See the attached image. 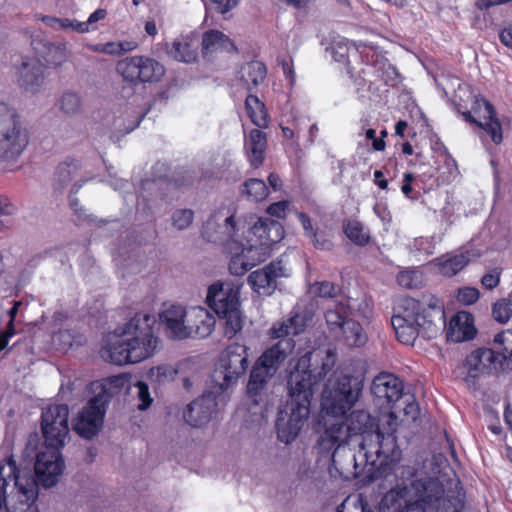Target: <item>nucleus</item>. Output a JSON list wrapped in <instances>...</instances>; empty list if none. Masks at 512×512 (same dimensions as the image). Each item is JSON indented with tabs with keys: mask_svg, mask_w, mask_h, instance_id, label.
<instances>
[{
	"mask_svg": "<svg viewBox=\"0 0 512 512\" xmlns=\"http://www.w3.org/2000/svg\"><path fill=\"white\" fill-rule=\"evenodd\" d=\"M346 237L358 246H365L370 241V232L363 223L356 219H348L343 223Z\"/></svg>",
	"mask_w": 512,
	"mask_h": 512,
	"instance_id": "a19ab883",
	"label": "nucleus"
},
{
	"mask_svg": "<svg viewBox=\"0 0 512 512\" xmlns=\"http://www.w3.org/2000/svg\"><path fill=\"white\" fill-rule=\"evenodd\" d=\"M305 233L314 244L316 248L328 250L331 248L332 244L328 239H320L316 231L313 229L311 219L303 212L296 213Z\"/></svg>",
	"mask_w": 512,
	"mask_h": 512,
	"instance_id": "09e8293b",
	"label": "nucleus"
},
{
	"mask_svg": "<svg viewBox=\"0 0 512 512\" xmlns=\"http://www.w3.org/2000/svg\"><path fill=\"white\" fill-rule=\"evenodd\" d=\"M501 270L499 268H493L481 278V284L488 290H492L498 286L500 282Z\"/></svg>",
	"mask_w": 512,
	"mask_h": 512,
	"instance_id": "052dcab7",
	"label": "nucleus"
},
{
	"mask_svg": "<svg viewBox=\"0 0 512 512\" xmlns=\"http://www.w3.org/2000/svg\"><path fill=\"white\" fill-rule=\"evenodd\" d=\"M356 443L359 446L358 454L363 465L370 464L374 466L377 460L383 457L382 452L378 451L379 444L375 438L364 437L356 441Z\"/></svg>",
	"mask_w": 512,
	"mask_h": 512,
	"instance_id": "37998d69",
	"label": "nucleus"
},
{
	"mask_svg": "<svg viewBox=\"0 0 512 512\" xmlns=\"http://www.w3.org/2000/svg\"><path fill=\"white\" fill-rule=\"evenodd\" d=\"M310 292L318 297L332 298L337 294V287L329 281H321L313 284Z\"/></svg>",
	"mask_w": 512,
	"mask_h": 512,
	"instance_id": "6e6d98bb",
	"label": "nucleus"
},
{
	"mask_svg": "<svg viewBox=\"0 0 512 512\" xmlns=\"http://www.w3.org/2000/svg\"><path fill=\"white\" fill-rule=\"evenodd\" d=\"M494 341L498 344L504 345V353L502 355L507 356V360L512 358V330L499 333L495 336Z\"/></svg>",
	"mask_w": 512,
	"mask_h": 512,
	"instance_id": "bf43d9fd",
	"label": "nucleus"
},
{
	"mask_svg": "<svg viewBox=\"0 0 512 512\" xmlns=\"http://www.w3.org/2000/svg\"><path fill=\"white\" fill-rule=\"evenodd\" d=\"M32 47L39 58L49 68H58L69 59L70 52L65 41H48L35 38L32 40Z\"/></svg>",
	"mask_w": 512,
	"mask_h": 512,
	"instance_id": "393cba45",
	"label": "nucleus"
},
{
	"mask_svg": "<svg viewBox=\"0 0 512 512\" xmlns=\"http://www.w3.org/2000/svg\"><path fill=\"white\" fill-rule=\"evenodd\" d=\"M106 397L98 394L79 413L73 424L74 431L85 439H91L100 431L106 410Z\"/></svg>",
	"mask_w": 512,
	"mask_h": 512,
	"instance_id": "dca6fc26",
	"label": "nucleus"
},
{
	"mask_svg": "<svg viewBox=\"0 0 512 512\" xmlns=\"http://www.w3.org/2000/svg\"><path fill=\"white\" fill-rule=\"evenodd\" d=\"M305 326V317L294 313L288 319L275 323L270 329V335L273 339H287L290 335L300 334Z\"/></svg>",
	"mask_w": 512,
	"mask_h": 512,
	"instance_id": "e433bc0d",
	"label": "nucleus"
},
{
	"mask_svg": "<svg viewBox=\"0 0 512 512\" xmlns=\"http://www.w3.org/2000/svg\"><path fill=\"white\" fill-rule=\"evenodd\" d=\"M116 71L132 84L157 82L165 74L164 66L147 56L126 57L117 63Z\"/></svg>",
	"mask_w": 512,
	"mask_h": 512,
	"instance_id": "4468645a",
	"label": "nucleus"
},
{
	"mask_svg": "<svg viewBox=\"0 0 512 512\" xmlns=\"http://www.w3.org/2000/svg\"><path fill=\"white\" fill-rule=\"evenodd\" d=\"M201 53L206 61L214 62L227 54L237 53V47L222 31L209 29L202 34Z\"/></svg>",
	"mask_w": 512,
	"mask_h": 512,
	"instance_id": "412c9836",
	"label": "nucleus"
},
{
	"mask_svg": "<svg viewBox=\"0 0 512 512\" xmlns=\"http://www.w3.org/2000/svg\"><path fill=\"white\" fill-rule=\"evenodd\" d=\"M492 314L494 319L502 324L512 318V293L509 298L500 299L493 305Z\"/></svg>",
	"mask_w": 512,
	"mask_h": 512,
	"instance_id": "3c124183",
	"label": "nucleus"
},
{
	"mask_svg": "<svg viewBox=\"0 0 512 512\" xmlns=\"http://www.w3.org/2000/svg\"><path fill=\"white\" fill-rule=\"evenodd\" d=\"M194 219V212L191 209H178L172 214V224L178 230L188 228Z\"/></svg>",
	"mask_w": 512,
	"mask_h": 512,
	"instance_id": "5fc2aeb1",
	"label": "nucleus"
},
{
	"mask_svg": "<svg viewBox=\"0 0 512 512\" xmlns=\"http://www.w3.org/2000/svg\"><path fill=\"white\" fill-rule=\"evenodd\" d=\"M76 164L74 163H61L56 169L54 174L55 189L61 190L66 187L74 178L76 174Z\"/></svg>",
	"mask_w": 512,
	"mask_h": 512,
	"instance_id": "8fccbe9b",
	"label": "nucleus"
},
{
	"mask_svg": "<svg viewBox=\"0 0 512 512\" xmlns=\"http://www.w3.org/2000/svg\"><path fill=\"white\" fill-rule=\"evenodd\" d=\"M107 16V11L105 9L99 8L94 11L87 19L84 21L87 24L88 32L94 30L93 25L100 20H103Z\"/></svg>",
	"mask_w": 512,
	"mask_h": 512,
	"instance_id": "774afa93",
	"label": "nucleus"
},
{
	"mask_svg": "<svg viewBox=\"0 0 512 512\" xmlns=\"http://www.w3.org/2000/svg\"><path fill=\"white\" fill-rule=\"evenodd\" d=\"M212 9L221 14H225L237 6L238 0H210Z\"/></svg>",
	"mask_w": 512,
	"mask_h": 512,
	"instance_id": "69168bd1",
	"label": "nucleus"
},
{
	"mask_svg": "<svg viewBox=\"0 0 512 512\" xmlns=\"http://www.w3.org/2000/svg\"><path fill=\"white\" fill-rule=\"evenodd\" d=\"M133 388L135 390L136 398L139 401L137 408L139 410H145L151 406L153 398L151 397L149 386L143 381H137Z\"/></svg>",
	"mask_w": 512,
	"mask_h": 512,
	"instance_id": "864d4df0",
	"label": "nucleus"
},
{
	"mask_svg": "<svg viewBox=\"0 0 512 512\" xmlns=\"http://www.w3.org/2000/svg\"><path fill=\"white\" fill-rule=\"evenodd\" d=\"M367 307L365 301L347 298L334 303L325 310V321L330 333L340 337L341 330L344 329L349 319V315L358 316L361 314L362 306Z\"/></svg>",
	"mask_w": 512,
	"mask_h": 512,
	"instance_id": "aec40b11",
	"label": "nucleus"
},
{
	"mask_svg": "<svg viewBox=\"0 0 512 512\" xmlns=\"http://www.w3.org/2000/svg\"><path fill=\"white\" fill-rule=\"evenodd\" d=\"M289 275L290 271L283 261L276 260L261 269L253 271L248 276V283L255 292L270 295L276 289L278 279Z\"/></svg>",
	"mask_w": 512,
	"mask_h": 512,
	"instance_id": "6ab92c4d",
	"label": "nucleus"
},
{
	"mask_svg": "<svg viewBox=\"0 0 512 512\" xmlns=\"http://www.w3.org/2000/svg\"><path fill=\"white\" fill-rule=\"evenodd\" d=\"M188 323V338H206L214 330L215 317L205 308L200 306H193L189 308V317L186 320Z\"/></svg>",
	"mask_w": 512,
	"mask_h": 512,
	"instance_id": "c756f323",
	"label": "nucleus"
},
{
	"mask_svg": "<svg viewBox=\"0 0 512 512\" xmlns=\"http://www.w3.org/2000/svg\"><path fill=\"white\" fill-rule=\"evenodd\" d=\"M445 165L448 170V175H445V173L443 172L439 176V179L442 183L447 184V183L452 182L458 176L459 172H458L457 164L453 159L447 158Z\"/></svg>",
	"mask_w": 512,
	"mask_h": 512,
	"instance_id": "0e129e2a",
	"label": "nucleus"
},
{
	"mask_svg": "<svg viewBox=\"0 0 512 512\" xmlns=\"http://www.w3.org/2000/svg\"><path fill=\"white\" fill-rule=\"evenodd\" d=\"M42 21L50 28L57 31H67L69 18H57L52 16H45Z\"/></svg>",
	"mask_w": 512,
	"mask_h": 512,
	"instance_id": "680f3d73",
	"label": "nucleus"
},
{
	"mask_svg": "<svg viewBox=\"0 0 512 512\" xmlns=\"http://www.w3.org/2000/svg\"><path fill=\"white\" fill-rule=\"evenodd\" d=\"M331 461L330 473L335 472L346 480L357 477L363 466L358 452L355 453L350 446L333 450Z\"/></svg>",
	"mask_w": 512,
	"mask_h": 512,
	"instance_id": "5701e85b",
	"label": "nucleus"
},
{
	"mask_svg": "<svg viewBox=\"0 0 512 512\" xmlns=\"http://www.w3.org/2000/svg\"><path fill=\"white\" fill-rule=\"evenodd\" d=\"M17 82L26 93L35 95L39 93L45 82L44 67L39 59L25 58L19 69Z\"/></svg>",
	"mask_w": 512,
	"mask_h": 512,
	"instance_id": "b1692460",
	"label": "nucleus"
},
{
	"mask_svg": "<svg viewBox=\"0 0 512 512\" xmlns=\"http://www.w3.org/2000/svg\"><path fill=\"white\" fill-rule=\"evenodd\" d=\"M475 333L471 315L463 311L458 312L450 320L447 338L452 342L459 343L472 339Z\"/></svg>",
	"mask_w": 512,
	"mask_h": 512,
	"instance_id": "72a5a7b5",
	"label": "nucleus"
},
{
	"mask_svg": "<svg viewBox=\"0 0 512 512\" xmlns=\"http://www.w3.org/2000/svg\"><path fill=\"white\" fill-rule=\"evenodd\" d=\"M387 431L384 432L380 430L378 427L370 438H375V440L379 444V450L382 452L383 463H392L398 461L401 456V450L399 449L396 441V427L398 425L397 419L391 420L387 418Z\"/></svg>",
	"mask_w": 512,
	"mask_h": 512,
	"instance_id": "cd10ccee",
	"label": "nucleus"
},
{
	"mask_svg": "<svg viewBox=\"0 0 512 512\" xmlns=\"http://www.w3.org/2000/svg\"><path fill=\"white\" fill-rule=\"evenodd\" d=\"M242 194L250 201L260 202L267 198L268 188L263 180L251 178L243 183Z\"/></svg>",
	"mask_w": 512,
	"mask_h": 512,
	"instance_id": "c03bdc74",
	"label": "nucleus"
},
{
	"mask_svg": "<svg viewBox=\"0 0 512 512\" xmlns=\"http://www.w3.org/2000/svg\"><path fill=\"white\" fill-rule=\"evenodd\" d=\"M362 384L351 376L339 375L328 380L322 392L323 420L318 445L324 451L348 447L354 441L345 414L358 402Z\"/></svg>",
	"mask_w": 512,
	"mask_h": 512,
	"instance_id": "f03ea898",
	"label": "nucleus"
},
{
	"mask_svg": "<svg viewBox=\"0 0 512 512\" xmlns=\"http://www.w3.org/2000/svg\"><path fill=\"white\" fill-rule=\"evenodd\" d=\"M37 499V487L28 474H20L13 456L0 461V510L26 512Z\"/></svg>",
	"mask_w": 512,
	"mask_h": 512,
	"instance_id": "423d86ee",
	"label": "nucleus"
},
{
	"mask_svg": "<svg viewBox=\"0 0 512 512\" xmlns=\"http://www.w3.org/2000/svg\"><path fill=\"white\" fill-rule=\"evenodd\" d=\"M20 302H14L13 307L8 311V315L10 317V320L7 325V329L3 330L0 327V351H2L6 346L8 345L9 338L12 337L15 334L14 329V319L18 312V307L20 306Z\"/></svg>",
	"mask_w": 512,
	"mask_h": 512,
	"instance_id": "603ef678",
	"label": "nucleus"
},
{
	"mask_svg": "<svg viewBox=\"0 0 512 512\" xmlns=\"http://www.w3.org/2000/svg\"><path fill=\"white\" fill-rule=\"evenodd\" d=\"M154 322L148 314H136L123 328L107 337L100 351L102 359L115 365H125L152 357L158 345V338L153 333Z\"/></svg>",
	"mask_w": 512,
	"mask_h": 512,
	"instance_id": "7ed1b4c3",
	"label": "nucleus"
},
{
	"mask_svg": "<svg viewBox=\"0 0 512 512\" xmlns=\"http://www.w3.org/2000/svg\"><path fill=\"white\" fill-rule=\"evenodd\" d=\"M249 235L232 244L225 250L230 255L229 271L242 276L269 257V249L284 238V228L278 221L265 218L258 220Z\"/></svg>",
	"mask_w": 512,
	"mask_h": 512,
	"instance_id": "39448f33",
	"label": "nucleus"
},
{
	"mask_svg": "<svg viewBox=\"0 0 512 512\" xmlns=\"http://www.w3.org/2000/svg\"><path fill=\"white\" fill-rule=\"evenodd\" d=\"M177 373L178 370L173 365L160 364L149 369L148 377L152 382L162 385L172 382L175 379Z\"/></svg>",
	"mask_w": 512,
	"mask_h": 512,
	"instance_id": "49530a36",
	"label": "nucleus"
},
{
	"mask_svg": "<svg viewBox=\"0 0 512 512\" xmlns=\"http://www.w3.org/2000/svg\"><path fill=\"white\" fill-rule=\"evenodd\" d=\"M345 420L354 441L371 437L375 432V422L371 415L364 410H355L345 414Z\"/></svg>",
	"mask_w": 512,
	"mask_h": 512,
	"instance_id": "2f4dec72",
	"label": "nucleus"
},
{
	"mask_svg": "<svg viewBox=\"0 0 512 512\" xmlns=\"http://www.w3.org/2000/svg\"><path fill=\"white\" fill-rule=\"evenodd\" d=\"M41 431L45 445L64 447L70 436L68 406L54 404L43 409Z\"/></svg>",
	"mask_w": 512,
	"mask_h": 512,
	"instance_id": "f8f14e48",
	"label": "nucleus"
},
{
	"mask_svg": "<svg viewBox=\"0 0 512 512\" xmlns=\"http://www.w3.org/2000/svg\"><path fill=\"white\" fill-rule=\"evenodd\" d=\"M310 366L311 356L306 353L291 368L287 381L289 403L310 407L314 386L321 380V376L313 373Z\"/></svg>",
	"mask_w": 512,
	"mask_h": 512,
	"instance_id": "9d476101",
	"label": "nucleus"
},
{
	"mask_svg": "<svg viewBox=\"0 0 512 512\" xmlns=\"http://www.w3.org/2000/svg\"><path fill=\"white\" fill-rule=\"evenodd\" d=\"M61 448L45 445L37 453L34 464L36 479L29 471H21L19 469L20 474L30 475L34 479L37 488L38 484L45 488L56 485L65 470V462L60 452Z\"/></svg>",
	"mask_w": 512,
	"mask_h": 512,
	"instance_id": "ddd939ff",
	"label": "nucleus"
},
{
	"mask_svg": "<svg viewBox=\"0 0 512 512\" xmlns=\"http://www.w3.org/2000/svg\"><path fill=\"white\" fill-rule=\"evenodd\" d=\"M273 377V374L265 371L263 367L254 366L250 373V378L247 384L248 398L256 405L264 398L268 380Z\"/></svg>",
	"mask_w": 512,
	"mask_h": 512,
	"instance_id": "c9c22d12",
	"label": "nucleus"
},
{
	"mask_svg": "<svg viewBox=\"0 0 512 512\" xmlns=\"http://www.w3.org/2000/svg\"><path fill=\"white\" fill-rule=\"evenodd\" d=\"M289 208V202L286 200L272 203L267 208V213L276 218H284Z\"/></svg>",
	"mask_w": 512,
	"mask_h": 512,
	"instance_id": "e2e57ef3",
	"label": "nucleus"
},
{
	"mask_svg": "<svg viewBox=\"0 0 512 512\" xmlns=\"http://www.w3.org/2000/svg\"><path fill=\"white\" fill-rule=\"evenodd\" d=\"M264 219L254 215L245 218H236L234 215H230L222 218L220 214H214L206 221L202 235L208 241L219 243L226 249L232 244V241L249 235L258 220Z\"/></svg>",
	"mask_w": 512,
	"mask_h": 512,
	"instance_id": "1a4fd4ad",
	"label": "nucleus"
},
{
	"mask_svg": "<svg viewBox=\"0 0 512 512\" xmlns=\"http://www.w3.org/2000/svg\"><path fill=\"white\" fill-rule=\"evenodd\" d=\"M463 117L467 122L482 128L495 144L502 142L501 123L496 117L493 105L483 97H476L471 111L463 113Z\"/></svg>",
	"mask_w": 512,
	"mask_h": 512,
	"instance_id": "f3484780",
	"label": "nucleus"
},
{
	"mask_svg": "<svg viewBox=\"0 0 512 512\" xmlns=\"http://www.w3.org/2000/svg\"><path fill=\"white\" fill-rule=\"evenodd\" d=\"M83 105V96L81 93L73 90L64 91L58 100L59 111L68 118L81 115Z\"/></svg>",
	"mask_w": 512,
	"mask_h": 512,
	"instance_id": "4c0bfd02",
	"label": "nucleus"
},
{
	"mask_svg": "<svg viewBox=\"0 0 512 512\" xmlns=\"http://www.w3.org/2000/svg\"><path fill=\"white\" fill-rule=\"evenodd\" d=\"M267 69L261 61H251L241 70V80L248 90L258 87L265 80Z\"/></svg>",
	"mask_w": 512,
	"mask_h": 512,
	"instance_id": "58836bf2",
	"label": "nucleus"
},
{
	"mask_svg": "<svg viewBox=\"0 0 512 512\" xmlns=\"http://www.w3.org/2000/svg\"><path fill=\"white\" fill-rule=\"evenodd\" d=\"M28 143V132L18 113L0 103V170H14Z\"/></svg>",
	"mask_w": 512,
	"mask_h": 512,
	"instance_id": "0eeeda50",
	"label": "nucleus"
},
{
	"mask_svg": "<svg viewBox=\"0 0 512 512\" xmlns=\"http://www.w3.org/2000/svg\"><path fill=\"white\" fill-rule=\"evenodd\" d=\"M197 40L192 36H182L174 40L168 47V55L176 61L195 62L198 57Z\"/></svg>",
	"mask_w": 512,
	"mask_h": 512,
	"instance_id": "f704fd0d",
	"label": "nucleus"
},
{
	"mask_svg": "<svg viewBox=\"0 0 512 512\" xmlns=\"http://www.w3.org/2000/svg\"><path fill=\"white\" fill-rule=\"evenodd\" d=\"M403 390V382L391 373H380L371 385V393L378 405L390 409L387 418L395 420L402 411L408 419L415 421L419 414L418 404L412 395L404 393Z\"/></svg>",
	"mask_w": 512,
	"mask_h": 512,
	"instance_id": "6e6552de",
	"label": "nucleus"
},
{
	"mask_svg": "<svg viewBox=\"0 0 512 512\" xmlns=\"http://www.w3.org/2000/svg\"><path fill=\"white\" fill-rule=\"evenodd\" d=\"M479 256L480 254L478 252L467 250L454 255H445L436 258L433 262L442 275L451 277L463 270L471 259Z\"/></svg>",
	"mask_w": 512,
	"mask_h": 512,
	"instance_id": "7c9ffc66",
	"label": "nucleus"
},
{
	"mask_svg": "<svg viewBox=\"0 0 512 512\" xmlns=\"http://www.w3.org/2000/svg\"><path fill=\"white\" fill-rule=\"evenodd\" d=\"M246 112L252 123L260 129L267 128L269 117L265 105L255 95H248L245 100Z\"/></svg>",
	"mask_w": 512,
	"mask_h": 512,
	"instance_id": "ea45409f",
	"label": "nucleus"
},
{
	"mask_svg": "<svg viewBox=\"0 0 512 512\" xmlns=\"http://www.w3.org/2000/svg\"><path fill=\"white\" fill-rule=\"evenodd\" d=\"M396 477V485L381 499V512H460L464 506L460 481L448 465L434 477L400 466Z\"/></svg>",
	"mask_w": 512,
	"mask_h": 512,
	"instance_id": "f257e3e1",
	"label": "nucleus"
},
{
	"mask_svg": "<svg viewBox=\"0 0 512 512\" xmlns=\"http://www.w3.org/2000/svg\"><path fill=\"white\" fill-rule=\"evenodd\" d=\"M480 297V292L475 287H462L457 290L456 298L463 305H472Z\"/></svg>",
	"mask_w": 512,
	"mask_h": 512,
	"instance_id": "4d7b16f0",
	"label": "nucleus"
},
{
	"mask_svg": "<svg viewBox=\"0 0 512 512\" xmlns=\"http://www.w3.org/2000/svg\"><path fill=\"white\" fill-rule=\"evenodd\" d=\"M340 336L343 342L350 347H361L367 342V335L362 326L354 321L348 320L344 329L341 330Z\"/></svg>",
	"mask_w": 512,
	"mask_h": 512,
	"instance_id": "79ce46f5",
	"label": "nucleus"
},
{
	"mask_svg": "<svg viewBox=\"0 0 512 512\" xmlns=\"http://www.w3.org/2000/svg\"><path fill=\"white\" fill-rule=\"evenodd\" d=\"M279 65L282 67L283 73L289 79L290 84L293 85L295 83V70L293 65V60L289 58H283L279 60Z\"/></svg>",
	"mask_w": 512,
	"mask_h": 512,
	"instance_id": "338daca9",
	"label": "nucleus"
},
{
	"mask_svg": "<svg viewBox=\"0 0 512 512\" xmlns=\"http://www.w3.org/2000/svg\"><path fill=\"white\" fill-rule=\"evenodd\" d=\"M420 281V275L416 271H401L397 275V282L400 286L404 288H414L417 287L418 283Z\"/></svg>",
	"mask_w": 512,
	"mask_h": 512,
	"instance_id": "13d9d810",
	"label": "nucleus"
},
{
	"mask_svg": "<svg viewBox=\"0 0 512 512\" xmlns=\"http://www.w3.org/2000/svg\"><path fill=\"white\" fill-rule=\"evenodd\" d=\"M295 343L292 339H281L268 348L258 359L256 366L263 367L265 371L275 375L280 365L292 353Z\"/></svg>",
	"mask_w": 512,
	"mask_h": 512,
	"instance_id": "bb28decb",
	"label": "nucleus"
},
{
	"mask_svg": "<svg viewBox=\"0 0 512 512\" xmlns=\"http://www.w3.org/2000/svg\"><path fill=\"white\" fill-rule=\"evenodd\" d=\"M507 356L489 348H479L471 352L466 360L465 367L470 377L476 378L484 374L497 373L504 370Z\"/></svg>",
	"mask_w": 512,
	"mask_h": 512,
	"instance_id": "a211bd4d",
	"label": "nucleus"
},
{
	"mask_svg": "<svg viewBox=\"0 0 512 512\" xmlns=\"http://www.w3.org/2000/svg\"><path fill=\"white\" fill-rule=\"evenodd\" d=\"M336 512H374L362 494L349 495Z\"/></svg>",
	"mask_w": 512,
	"mask_h": 512,
	"instance_id": "de8ad7c7",
	"label": "nucleus"
},
{
	"mask_svg": "<svg viewBox=\"0 0 512 512\" xmlns=\"http://www.w3.org/2000/svg\"><path fill=\"white\" fill-rule=\"evenodd\" d=\"M224 319V333L228 338L234 337L243 327V319L239 306L227 310L219 315Z\"/></svg>",
	"mask_w": 512,
	"mask_h": 512,
	"instance_id": "a18cd8bd",
	"label": "nucleus"
},
{
	"mask_svg": "<svg viewBox=\"0 0 512 512\" xmlns=\"http://www.w3.org/2000/svg\"><path fill=\"white\" fill-rule=\"evenodd\" d=\"M216 396L208 392L192 401L183 413L184 420L192 427L207 424L216 410Z\"/></svg>",
	"mask_w": 512,
	"mask_h": 512,
	"instance_id": "a878e982",
	"label": "nucleus"
},
{
	"mask_svg": "<svg viewBox=\"0 0 512 512\" xmlns=\"http://www.w3.org/2000/svg\"><path fill=\"white\" fill-rule=\"evenodd\" d=\"M206 302L217 315L239 306L238 293L222 283L213 284L208 288Z\"/></svg>",
	"mask_w": 512,
	"mask_h": 512,
	"instance_id": "c85d7f7f",
	"label": "nucleus"
},
{
	"mask_svg": "<svg viewBox=\"0 0 512 512\" xmlns=\"http://www.w3.org/2000/svg\"><path fill=\"white\" fill-rule=\"evenodd\" d=\"M310 407L289 403L278 413L276 421L277 438L285 444L292 443L308 420Z\"/></svg>",
	"mask_w": 512,
	"mask_h": 512,
	"instance_id": "2eb2a0df",
	"label": "nucleus"
},
{
	"mask_svg": "<svg viewBox=\"0 0 512 512\" xmlns=\"http://www.w3.org/2000/svg\"><path fill=\"white\" fill-rule=\"evenodd\" d=\"M244 148L250 162L254 168H258L264 161V155L267 148V135L260 129H252L245 136Z\"/></svg>",
	"mask_w": 512,
	"mask_h": 512,
	"instance_id": "473e14b6",
	"label": "nucleus"
},
{
	"mask_svg": "<svg viewBox=\"0 0 512 512\" xmlns=\"http://www.w3.org/2000/svg\"><path fill=\"white\" fill-rule=\"evenodd\" d=\"M248 358V348L238 343L229 345L223 351L213 374V379L220 390L223 391L235 385L245 374L249 365Z\"/></svg>",
	"mask_w": 512,
	"mask_h": 512,
	"instance_id": "9b49d317",
	"label": "nucleus"
},
{
	"mask_svg": "<svg viewBox=\"0 0 512 512\" xmlns=\"http://www.w3.org/2000/svg\"><path fill=\"white\" fill-rule=\"evenodd\" d=\"M391 324L397 339L406 345H413L419 336L435 338L445 326L443 303L435 296H430L426 303L401 298L394 307Z\"/></svg>",
	"mask_w": 512,
	"mask_h": 512,
	"instance_id": "20e7f679",
	"label": "nucleus"
},
{
	"mask_svg": "<svg viewBox=\"0 0 512 512\" xmlns=\"http://www.w3.org/2000/svg\"><path fill=\"white\" fill-rule=\"evenodd\" d=\"M189 308L182 305H169L159 314L160 323L166 335L171 339H187Z\"/></svg>",
	"mask_w": 512,
	"mask_h": 512,
	"instance_id": "4be33fe9",
	"label": "nucleus"
}]
</instances>
